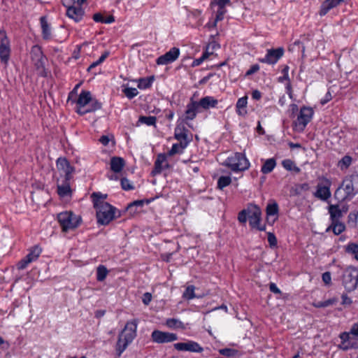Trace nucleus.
I'll return each instance as SVG.
<instances>
[{
	"label": "nucleus",
	"instance_id": "f257e3e1",
	"mask_svg": "<svg viewBox=\"0 0 358 358\" xmlns=\"http://www.w3.org/2000/svg\"><path fill=\"white\" fill-rule=\"evenodd\" d=\"M357 194L358 174L355 173L345 177L341 185L335 191L334 197L338 201L342 202L350 201Z\"/></svg>",
	"mask_w": 358,
	"mask_h": 358
},
{
	"label": "nucleus",
	"instance_id": "f03ea898",
	"mask_svg": "<svg viewBox=\"0 0 358 358\" xmlns=\"http://www.w3.org/2000/svg\"><path fill=\"white\" fill-rule=\"evenodd\" d=\"M248 217L252 228L261 231L266 230V226L261 224L262 211L257 205L249 203L246 208L243 209L238 214V220L241 224H245Z\"/></svg>",
	"mask_w": 358,
	"mask_h": 358
},
{
	"label": "nucleus",
	"instance_id": "7ed1b4c3",
	"mask_svg": "<svg viewBox=\"0 0 358 358\" xmlns=\"http://www.w3.org/2000/svg\"><path fill=\"white\" fill-rule=\"evenodd\" d=\"M138 320H132L128 321L124 328L118 336L115 346L116 355L120 357L128 345L133 342L136 336Z\"/></svg>",
	"mask_w": 358,
	"mask_h": 358
},
{
	"label": "nucleus",
	"instance_id": "20e7f679",
	"mask_svg": "<svg viewBox=\"0 0 358 358\" xmlns=\"http://www.w3.org/2000/svg\"><path fill=\"white\" fill-rule=\"evenodd\" d=\"M217 104L218 100L211 96H204L199 101L191 99L186 107L185 119V120H193L196 117L197 113L199 112V108L207 110L210 108H217Z\"/></svg>",
	"mask_w": 358,
	"mask_h": 358
},
{
	"label": "nucleus",
	"instance_id": "39448f33",
	"mask_svg": "<svg viewBox=\"0 0 358 358\" xmlns=\"http://www.w3.org/2000/svg\"><path fill=\"white\" fill-rule=\"evenodd\" d=\"M57 221L62 231L68 232L78 227L82 222L81 217L71 211H64L57 215Z\"/></svg>",
	"mask_w": 358,
	"mask_h": 358
},
{
	"label": "nucleus",
	"instance_id": "423d86ee",
	"mask_svg": "<svg viewBox=\"0 0 358 358\" xmlns=\"http://www.w3.org/2000/svg\"><path fill=\"white\" fill-rule=\"evenodd\" d=\"M224 165L234 172H240L248 170L250 166V163L245 154L235 152L233 155L227 158L224 162Z\"/></svg>",
	"mask_w": 358,
	"mask_h": 358
},
{
	"label": "nucleus",
	"instance_id": "0eeeda50",
	"mask_svg": "<svg viewBox=\"0 0 358 358\" xmlns=\"http://www.w3.org/2000/svg\"><path fill=\"white\" fill-rule=\"evenodd\" d=\"M94 207L96 210L97 222L101 225L108 224L115 217L116 208L108 203Z\"/></svg>",
	"mask_w": 358,
	"mask_h": 358
},
{
	"label": "nucleus",
	"instance_id": "6e6552de",
	"mask_svg": "<svg viewBox=\"0 0 358 358\" xmlns=\"http://www.w3.org/2000/svg\"><path fill=\"white\" fill-rule=\"evenodd\" d=\"M313 114L314 111L312 108L301 107L296 120L293 123L294 129L298 131H303L312 120Z\"/></svg>",
	"mask_w": 358,
	"mask_h": 358
},
{
	"label": "nucleus",
	"instance_id": "1a4fd4ad",
	"mask_svg": "<svg viewBox=\"0 0 358 358\" xmlns=\"http://www.w3.org/2000/svg\"><path fill=\"white\" fill-rule=\"evenodd\" d=\"M358 269L350 266L343 273V285L348 292H352L357 287Z\"/></svg>",
	"mask_w": 358,
	"mask_h": 358
},
{
	"label": "nucleus",
	"instance_id": "9d476101",
	"mask_svg": "<svg viewBox=\"0 0 358 358\" xmlns=\"http://www.w3.org/2000/svg\"><path fill=\"white\" fill-rule=\"evenodd\" d=\"M320 182L317 185V189L313 195L315 197L322 201H327L331 196L330 191L331 182L329 179L324 177L320 178Z\"/></svg>",
	"mask_w": 358,
	"mask_h": 358
},
{
	"label": "nucleus",
	"instance_id": "9b49d317",
	"mask_svg": "<svg viewBox=\"0 0 358 358\" xmlns=\"http://www.w3.org/2000/svg\"><path fill=\"white\" fill-rule=\"evenodd\" d=\"M10 42L4 30H0V60L7 64L10 58Z\"/></svg>",
	"mask_w": 358,
	"mask_h": 358
},
{
	"label": "nucleus",
	"instance_id": "f8f14e48",
	"mask_svg": "<svg viewBox=\"0 0 358 358\" xmlns=\"http://www.w3.org/2000/svg\"><path fill=\"white\" fill-rule=\"evenodd\" d=\"M151 338L153 342L157 343H171L178 340L176 334L155 330L152 332Z\"/></svg>",
	"mask_w": 358,
	"mask_h": 358
},
{
	"label": "nucleus",
	"instance_id": "ddd939ff",
	"mask_svg": "<svg viewBox=\"0 0 358 358\" xmlns=\"http://www.w3.org/2000/svg\"><path fill=\"white\" fill-rule=\"evenodd\" d=\"M284 48H278L276 49H268L264 58H261L259 61L262 63L268 64H275L283 56Z\"/></svg>",
	"mask_w": 358,
	"mask_h": 358
},
{
	"label": "nucleus",
	"instance_id": "4468645a",
	"mask_svg": "<svg viewBox=\"0 0 358 358\" xmlns=\"http://www.w3.org/2000/svg\"><path fill=\"white\" fill-rule=\"evenodd\" d=\"M56 166L57 169L64 174V180H71L72 179L75 168L70 164L66 158H58L56 162Z\"/></svg>",
	"mask_w": 358,
	"mask_h": 358
},
{
	"label": "nucleus",
	"instance_id": "2eb2a0df",
	"mask_svg": "<svg viewBox=\"0 0 358 358\" xmlns=\"http://www.w3.org/2000/svg\"><path fill=\"white\" fill-rule=\"evenodd\" d=\"M174 348L178 351L200 353L203 351V348L197 342L189 340L184 343H176L173 345Z\"/></svg>",
	"mask_w": 358,
	"mask_h": 358
},
{
	"label": "nucleus",
	"instance_id": "dca6fc26",
	"mask_svg": "<svg viewBox=\"0 0 358 358\" xmlns=\"http://www.w3.org/2000/svg\"><path fill=\"white\" fill-rule=\"evenodd\" d=\"M180 55V50L178 48L173 47L169 51L164 55L159 57L156 62L158 65H166L175 62Z\"/></svg>",
	"mask_w": 358,
	"mask_h": 358
},
{
	"label": "nucleus",
	"instance_id": "f3484780",
	"mask_svg": "<svg viewBox=\"0 0 358 358\" xmlns=\"http://www.w3.org/2000/svg\"><path fill=\"white\" fill-rule=\"evenodd\" d=\"M92 101V94L90 91L82 90L76 101V112L80 115V111L86 110L89 103Z\"/></svg>",
	"mask_w": 358,
	"mask_h": 358
},
{
	"label": "nucleus",
	"instance_id": "a211bd4d",
	"mask_svg": "<svg viewBox=\"0 0 358 358\" xmlns=\"http://www.w3.org/2000/svg\"><path fill=\"white\" fill-rule=\"evenodd\" d=\"M31 57L32 61L34 62V65L36 69H39L44 68L45 56L40 46L34 45L31 48Z\"/></svg>",
	"mask_w": 358,
	"mask_h": 358
},
{
	"label": "nucleus",
	"instance_id": "6ab92c4d",
	"mask_svg": "<svg viewBox=\"0 0 358 358\" xmlns=\"http://www.w3.org/2000/svg\"><path fill=\"white\" fill-rule=\"evenodd\" d=\"M345 0H324L321 4L319 14L320 16H324L328 13V12L337 7Z\"/></svg>",
	"mask_w": 358,
	"mask_h": 358
},
{
	"label": "nucleus",
	"instance_id": "aec40b11",
	"mask_svg": "<svg viewBox=\"0 0 358 358\" xmlns=\"http://www.w3.org/2000/svg\"><path fill=\"white\" fill-rule=\"evenodd\" d=\"M84 13V10L80 6H68L66 10V15L76 22L82 20Z\"/></svg>",
	"mask_w": 358,
	"mask_h": 358
},
{
	"label": "nucleus",
	"instance_id": "412c9836",
	"mask_svg": "<svg viewBox=\"0 0 358 358\" xmlns=\"http://www.w3.org/2000/svg\"><path fill=\"white\" fill-rule=\"evenodd\" d=\"M40 24L43 39L45 41H50L52 38V29L45 16L40 17Z\"/></svg>",
	"mask_w": 358,
	"mask_h": 358
},
{
	"label": "nucleus",
	"instance_id": "4be33fe9",
	"mask_svg": "<svg viewBox=\"0 0 358 358\" xmlns=\"http://www.w3.org/2000/svg\"><path fill=\"white\" fill-rule=\"evenodd\" d=\"M166 162V157L164 154H159L157 155V159L155 162L154 169H152L151 173L152 176H156L162 171L163 169L169 167V165L166 164L165 166H163V163Z\"/></svg>",
	"mask_w": 358,
	"mask_h": 358
},
{
	"label": "nucleus",
	"instance_id": "5701e85b",
	"mask_svg": "<svg viewBox=\"0 0 358 358\" xmlns=\"http://www.w3.org/2000/svg\"><path fill=\"white\" fill-rule=\"evenodd\" d=\"M189 130L183 124L177 125L174 129V138L179 142L191 141L188 139Z\"/></svg>",
	"mask_w": 358,
	"mask_h": 358
},
{
	"label": "nucleus",
	"instance_id": "b1692460",
	"mask_svg": "<svg viewBox=\"0 0 358 358\" xmlns=\"http://www.w3.org/2000/svg\"><path fill=\"white\" fill-rule=\"evenodd\" d=\"M125 162L123 158L113 157L110 159V169L115 173H120L124 166Z\"/></svg>",
	"mask_w": 358,
	"mask_h": 358
},
{
	"label": "nucleus",
	"instance_id": "393cba45",
	"mask_svg": "<svg viewBox=\"0 0 358 358\" xmlns=\"http://www.w3.org/2000/svg\"><path fill=\"white\" fill-rule=\"evenodd\" d=\"M189 141H182L179 142L178 143H174L172 145L171 150L168 152L169 156H173L176 154H181L183 152V150L187 147Z\"/></svg>",
	"mask_w": 358,
	"mask_h": 358
},
{
	"label": "nucleus",
	"instance_id": "a878e982",
	"mask_svg": "<svg viewBox=\"0 0 358 358\" xmlns=\"http://www.w3.org/2000/svg\"><path fill=\"white\" fill-rule=\"evenodd\" d=\"M339 338L341 340V343L338 345L339 349L347 351L350 349H352V347H356L355 345L352 343V345H350L349 333L346 331L343 332L339 335Z\"/></svg>",
	"mask_w": 358,
	"mask_h": 358
},
{
	"label": "nucleus",
	"instance_id": "bb28decb",
	"mask_svg": "<svg viewBox=\"0 0 358 358\" xmlns=\"http://www.w3.org/2000/svg\"><path fill=\"white\" fill-rule=\"evenodd\" d=\"M331 222L339 221L343 216V213L338 205H330L329 207Z\"/></svg>",
	"mask_w": 358,
	"mask_h": 358
},
{
	"label": "nucleus",
	"instance_id": "cd10ccee",
	"mask_svg": "<svg viewBox=\"0 0 358 358\" xmlns=\"http://www.w3.org/2000/svg\"><path fill=\"white\" fill-rule=\"evenodd\" d=\"M248 104L247 96H243L238 99L236 105V113L238 115L243 116L247 113L245 108Z\"/></svg>",
	"mask_w": 358,
	"mask_h": 358
},
{
	"label": "nucleus",
	"instance_id": "c85d7f7f",
	"mask_svg": "<svg viewBox=\"0 0 358 358\" xmlns=\"http://www.w3.org/2000/svg\"><path fill=\"white\" fill-rule=\"evenodd\" d=\"M332 230L335 235H339L345 230V225L340 221H333L326 231Z\"/></svg>",
	"mask_w": 358,
	"mask_h": 358
},
{
	"label": "nucleus",
	"instance_id": "c756f323",
	"mask_svg": "<svg viewBox=\"0 0 358 358\" xmlns=\"http://www.w3.org/2000/svg\"><path fill=\"white\" fill-rule=\"evenodd\" d=\"M276 166V161L274 158H270L266 159L261 168V171L264 174H268L271 173Z\"/></svg>",
	"mask_w": 358,
	"mask_h": 358
},
{
	"label": "nucleus",
	"instance_id": "7c9ffc66",
	"mask_svg": "<svg viewBox=\"0 0 358 358\" xmlns=\"http://www.w3.org/2000/svg\"><path fill=\"white\" fill-rule=\"evenodd\" d=\"M42 249L38 245H34L32 247L29 253L25 256L31 263L38 259L40 255L41 254Z\"/></svg>",
	"mask_w": 358,
	"mask_h": 358
},
{
	"label": "nucleus",
	"instance_id": "2f4dec72",
	"mask_svg": "<svg viewBox=\"0 0 358 358\" xmlns=\"http://www.w3.org/2000/svg\"><path fill=\"white\" fill-rule=\"evenodd\" d=\"M154 80V76L141 78L138 80V87L140 90H145L150 88L152 86Z\"/></svg>",
	"mask_w": 358,
	"mask_h": 358
},
{
	"label": "nucleus",
	"instance_id": "473e14b6",
	"mask_svg": "<svg viewBox=\"0 0 358 358\" xmlns=\"http://www.w3.org/2000/svg\"><path fill=\"white\" fill-rule=\"evenodd\" d=\"M57 193L61 196H66L71 193L70 180H64L63 184L57 185Z\"/></svg>",
	"mask_w": 358,
	"mask_h": 358
},
{
	"label": "nucleus",
	"instance_id": "72a5a7b5",
	"mask_svg": "<svg viewBox=\"0 0 358 358\" xmlns=\"http://www.w3.org/2000/svg\"><path fill=\"white\" fill-rule=\"evenodd\" d=\"M101 108V103L99 101H98L96 99H93L92 98V101L89 103V106L86 108V110L80 111V115H83L88 113L94 112V111L100 109Z\"/></svg>",
	"mask_w": 358,
	"mask_h": 358
},
{
	"label": "nucleus",
	"instance_id": "f704fd0d",
	"mask_svg": "<svg viewBox=\"0 0 358 358\" xmlns=\"http://www.w3.org/2000/svg\"><path fill=\"white\" fill-rule=\"evenodd\" d=\"M91 197L94 206H101L102 203H106L104 199L107 198V194H103L101 192H93Z\"/></svg>",
	"mask_w": 358,
	"mask_h": 358
},
{
	"label": "nucleus",
	"instance_id": "c9c22d12",
	"mask_svg": "<svg viewBox=\"0 0 358 358\" xmlns=\"http://www.w3.org/2000/svg\"><path fill=\"white\" fill-rule=\"evenodd\" d=\"M345 252L353 256L358 261V244L350 243L345 247Z\"/></svg>",
	"mask_w": 358,
	"mask_h": 358
},
{
	"label": "nucleus",
	"instance_id": "e433bc0d",
	"mask_svg": "<svg viewBox=\"0 0 358 358\" xmlns=\"http://www.w3.org/2000/svg\"><path fill=\"white\" fill-rule=\"evenodd\" d=\"M352 162V158L350 155H345L341 160L338 162V167L343 171L346 170L351 165Z\"/></svg>",
	"mask_w": 358,
	"mask_h": 358
},
{
	"label": "nucleus",
	"instance_id": "4c0bfd02",
	"mask_svg": "<svg viewBox=\"0 0 358 358\" xmlns=\"http://www.w3.org/2000/svg\"><path fill=\"white\" fill-rule=\"evenodd\" d=\"M108 273V271L107 268L104 265H99L96 268V280L99 282L103 281L107 275Z\"/></svg>",
	"mask_w": 358,
	"mask_h": 358
},
{
	"label": "nucleus",
	"instance_id": "58836bf2",
	"mask_svg": "<svg viewBox=\"0 0 358 358\" xmlns=\"http://www.w3.org/2000/svg\"><path fill=\"white\" fill-rule=\"evenodd\" d=\"M157 117L155 116H140L138 122L148 126H155Z\"/></svg>",
	"mask_w": 358,
	"mask_h": 358
},
{
	"label": "nucleus",
	"instance_id": "ea45409f",
	"mask_svg": "<svg viewBox=\"0 0 358 358\" xmlns=\"http://www.w3.org/2000/svg\"><path fill=\"white\" fill-rule=\"evenodd\" d=\"M282 166L287 171H294L296 173L300 171V169L296 166L294 162L291 159H285L282 162Z\"/></svg>",
	"mask_w": 358,
	"mask_h": 358
},
{
	"label": "nucleus",
	"instance_id": "a19ab883",
	"mask_svg": "<svg viewBox=\"0 0 358 358\" xmlns=\"http://www.w3.org/2000/svg\"><path fill=\"white\" fill-rule=\"evenodd\" d=\"M231 182V179L230 176H222L218 178L217 188H219L220 189H223L224 187L229 185Z\"/></svg>",
	"mask_w": 358,
	"mask_h": 358
},
{
	"label": "nucleus",
	"instance_id": "79ce46f5",
	"mask_svg": "<svg viewBox=\"0 0 358 358\" xmlns=\"http://www.w3.org/2000/svg\"><path fill=\"white\" fill-rule=\"evenodd\" d=\"M279 208L278 203L274 201L272 203H269L266 206V212L267 216L278 215Z\"/></svg>",
	"mask_w": 358,
	"mask_h": 358
},
{
	"label": "nucleus",
	"instance_id": "37998d69",
	"mask_svg": "<svg viewBox=\"0 0 358 358\" xmlns=\"http://www.w3.org/2000/svg\"><path fill=\"white\" fill-rule=\"evenodd\" d=\"M195 287L194 285H189L186 287L185 292H183L182 296L184 299L187 300L193 299L196 298V295L194 294Z\"/></svg>",
	"mask_w": 358,
	"mask_h": 358
},
{
	"label": "nucleus",
	"instance_id": "c03bdc74",
	"mask_svg": "<svg viewBox=\"0 0 358 358\" xmlns=\"http://www.w3.org/2000/svg\"><path fill=\"white\" fill-rule=\"evenodd\" d=\"M122 92L129 99L134 98L138 94L137 89L134 87H126L122 90Z\"/></svg>",
	"mask_w": 358,
	"mask_h": 358
},
{
	"label": "nucleus",
	"instance_id": "a18cd8bd",
	"mask_svg": "<svg viewBox=\"0 0 358 358\" xmlns=\"http://www.w3.org/2000/svg\"><path fill=\"white\" fill-rule=\"evenodd\" d=\"M212 53H210L208 52V51H206L204 52L202 55L199 57V58H197V59H195L192 63V67H195V66H199L200 64H201L203 63V61H205L209 56L210 55H211Z\"/></svg>",
	"mask_w": 358,
	"mask_h": 358
},
{
	"label": "nucleus",
	"instance_id": "49530a36",
	"mask_svg": "<svg viewBox=\"0 0 358 358\" xmlns=\"http://www.w3.org/2000/svg\"><path fill=\"white\" fill-rule=\"evenodd\" d=\"M166 324L169 328H180L182 327V322L175 318L168 319L166 322Z\"/></svg>",
	"mask_w": 358,
	"mask_h": 358
},
{
	"label": "nucleus",
	"instance_id": "de8ad7c7",
	"mask_svg": "<svg viewBox=\"0 0 358 358\" xmlns=\"http://www.w3.org/2000/svg\"><path fill=\"white\" fill-rule=\"evenodd\" d=\"M358 219V211L357 210H353L348 215V224L351 225L352 227H355L357 225Z\"/></svg>",
	"mask_w": 358,
	"mask_h": 358
},
{
	"label": "nucleus",
	"instance_id": "09e8293b",
	"mask_svg": "<svg viewBox=\"0 0 358 358\" xmlns=\"http://www.w3.org/2000/svg\"><path fill=\"white\" fill-rule=\"evenodd\" d=\"M120 184L122 188L126 191L131 190L134 189V186L131 185V182L127 178H125L121 179Z\"/></svg>",
	"mask_w": 358,
	"mask_h": 358
},
{
	"label": "nucleus",
	"instance_id": "8fccbe9b",
	"mask_svg": "<svg viewBox=\"0 0 358 358\" xmlns=\"http://www.w3.org/2000/svg\"><path fill=\"white\" fill-rule=\"evenodd\" d=\"M29 264H31V262L24 257L17 264V268L19 270H23L26 268Z\"/></svg>",
	"mask_w": 358,
	"mask_h": 358
},
{
	"label": "nucleus",
	"instance_id": "3c124183",
	"mask_svg": "<svg viewBox=\"0 0 358 358\" xmlns=\"http://www.w3.org/2000/svg\"><path fill=\"white\" fill-rule=\"evenodd\" d=\"M226 9L225 8H218L217 11V14H216V17H215V20L214 21V26H216L217 25V22H219V21H221L223 20L224 18V14L226 13Z\"/></svg>",
	"mask_w": 358,
	"mask_h": 358
},
{
	"label": "nucleus",
	"instance_id": "603ef678",
	"mask_svg": "<svg viewBox=\"0 0 358 358\" xmlns=\"http://www.w3.org/2000/svg\"><path fill=\"white\" fill-rule=\"evenodd\" d=\"M334 303V300L329 299L324 301H318L317 303H314L313 306L315 308H324L329 306L330 305Z\"/></svg>",
	"mask_w": 358,
	"mask_h": 358
},
{
	"label": "nucleus",
	"instance_id": "864d4df0",
	"mask_svg": "<svg viewBox=\"0 0 358 358\" xmlns=\"http://www.w3.org/2000/svg\"><path fill=\"white\" fill-rule=\"evenodd\" d=\"M220 355L227 356V357H232L236 354V350L231 348H223L219 350Z\"/></svg>",
	"mask_w": 358,
	"mask_h": 358
},
{
	"label": "nucleus",
	"instance_id": "5fc2aeb1",
	"mask_svg": "<svg viewBox=\"0 0 358 358\" xmlns=\"http://www.w3.org/2000/svg\"><path fill=\"white\" fill-rule=\"evenodd\" d=\"M268 242L271 248L277 245V238L273 233H268Z\"/></svg>",
	"mask_w": 358,
	"mask_h": 358
},
{
	"label": "nucleus",
	"instance_id": "6e6d98bb",
	"mask_svg": "<svg viewBox=\"0 0 358 358\" xmlns=\"http://www.w3.org/2000/svg\"><path fill=\"white\" fill-rule=\"evenodd\" d=\"M349 342L350 345L355 344L356 347H352V349H358V336H355V335L349 333Z\"/></svg>",
	"mask_w": 358,
	"mask_h": 358
},
{
	"label": "nucleus",
	"instance_id": "4d7b16f0",
	"mask_svg": "<svg viewBox=\"0 0 358 358\" xmlns=\"http://www.w3.org/2000/svg\"><path fill=\"white\" fill-rule=\"evenodd\" d=\"M259 70V66L258 64H253L246 71L245 76H251V75L257 73Z\"/></svg>",
	"mask_w": 358,
	"mask_h": 358
},
{
	"label": "nucleus",
	"instance_id": "13d9d810",
	"mask_svg": "<svg viewBox=\"0 0 358 358\" xmlns=\"http://www.w3.org/2000/svg\"><path fill=\"white\" fill-rule=\"evenodd\" d=\"M214 3L218 6V8H225L227 5H229L231 1L230 0H214Z\"/></svg>",
	"mask_w": 358,
	"mask_h": 358
},
{
	"label": "nucleus",
	"instance_id": "bf43d9fd",
	"mask_svg": "<svg viewBox=\"0 0 358 358\" xmlns=\"http://www.w3.org/2000/svg\"><path fill=\"white\" fill-rule=\"evenodd\" d=\"M322 278L323 282L326 285L330 284L331 280V276L330 272H329V271L324 272L322 274Z\"/></svg>",
	"mask_w": 358,
	"mask_h": 358
},
{
	"label": "nucleus",
	"instance_id": "052dcab7",
	"mask_svg": "<svg viewBox=\"0 0 358 358\" xmlns=\"http://www.w3.org/2000/svg\"><path fill=\"white\" fill-rule=\"evenodd\" d=\"M152 300V294L149 292H145L142 298V301L145 305H148Z\"/></svg>",
	"mask_w": 358,
	"mask_h": 358
},
{
	"label": "nucleus",
	"instance_id": "680f3d73",
	"mask_svg": "<svg viewBox=\"0 0 358 358\" xmlns=\"http://www.w3.org/2000/svg\"><path fill=\"white\" fill-rule=\"evenodd\" d=\"M269 289L274 294H281L280 289L277 287L274 282H271L269 285Z\"/></svg>",
	"mask_w": 358,
	"mask_h": 358
},
{
	"label": "nucleus",
	"instance_id": "e2e57ef3",
	"mask_svg": "<svg viewBox=\"0 0 358 358\" xmlns=\"http://www.w3.org/2000/svg\"><path fill=\"white\" fill-rule=\"evenodd\" d=\"M285 89H286V92L288 94L289 97L291 99H294L293 92H292V87L291 83H287L286 86H285Z\"/></svg>",
	"mask_w": 358,
	"mask_h": 358
},
{
	"label": "nucleus",
	"instance_id": "0e129e2a",
	"mask_svg": "<svg viewBox=\"0 0 358 358\" xmlns=\"http://www.w3.org/2000/svg\"><path fill=\"white\" fill-rule=\"evenodd\" d=\"M93 20L96 22H101V23H103L104 20H103V16L100 13H96L95 14H94L93 17H92Z\"/></svg>",
	"mask_w": 358,
	"mask_h": 358
},
{
	"label": "nucleus",
	"instance_id": "69168bd1",
	"mask_svg": "<svg viewBox=\"0 0 358 358\" xmlns=\"http://www.w3.org/2000/svg\"><path fill=\"white\" fill-rule=\"evenodd\" d=\"M348 333H350L355 336H358V322L354 323L352 325L350 331Z\"/></svg>",
	"mask_w": 358,
	"mask_h": 358
},
{
	"label": "nucleus",
	"instance_id": "338daca9",
	"mask_svg": "<svg viewBox=\"0 0 358 358\" xmlns=\"http://www.w3.org/2000/svg\"><path fill=\"white\" fill-rule=\"evenodd\" d=\"M251 96L253 99L259 100L262 98V93L258 90H255L252 92Z\"/></svg>",
	"mask_w": 358,
	"mask_h": 358
},
{
	"label": "nucleus",
	"instance_id": "774afa93",
	"mask_svg": "<svg viewBox=\"0 0 358 358\" xmlns=\"http://www.w3.org/2000/svg\"><path fill=\"white\" fill-rule=\"evenodd\" d=\"M110 141V138L108 136H102L99 138V142L103 145H108Z\"/></svg>",
	"mask_w": 358,
	"mask_h": 358
}]
</instances>
